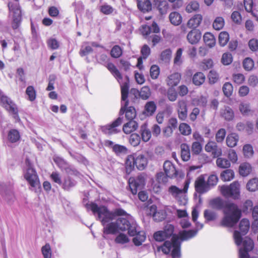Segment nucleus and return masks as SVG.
Instances as JSON below:
<instances>
[{"label": "nucleus", "mask_w": 258, "mask_h": 258, "mask_svg": "<svg viewBox=\"0 0 258 258\" xmlns=\"http://www.w3.org/2000/svg\"><path fill=\"white\" fill-rule=\"evenodd\" d=\"M10 15L12 16V27L16 29L20 25L22 20L21 9L19 2H9L8 4Z\"/></svg>", "instance_id": "423d86ee"}, {"label": "nucleus", "mask_w": 258, "mask_h": 258, "mask_svg": "<svg viewBox=\"0 0 258 258\" xmlns=\"http://www.w3.org/2000/svg\"><path fill=\"white\" fill-rule=\"evenodd\" d=\"M243 152L244 156L247 158H250L253 154L252 147L249 144L245 145L243 147Z\"/></svg>", "instance_id": "680f3d73"}, {"label": "nucleus", "mask_w": 258, "mask_h": 258, "mask_svg": "<svg viewBox=\"0 0 258 258\" xmlns=\"http://www.w3.org/2000/svg\"><path fill=\"white\" fill-rule=\"evenodd\" d=\"M138 7L143 12H149L152 9V5L149 0H137Z\"/></svg>", "instance_id": "c85d7f7f"}, {"label": "nucleus", "mask_w": 258, "mask_h": 258, "mask_svg": "<svg viewBox=\"0 0 258 258\" xmlns=\"http://www.w3.org/2000/svg\"><path fill=\"white\" fill-rule=\"evenodd\" d=\"M233 237L237 245L239 246L243 243V247L239 249V258H249L248 252L251 250L254 246L252 239L245 237L242 241V235L237 230L234 232Z\"/></svg>", "instance_id": "20e7f679"}, {"label": "nucleus", "mask_w": 258, "mask_h": 258, "mask_svg": "<svg viewBox=\"0 0 258 258\" xmlns=\"http://www.w3.org/2000/svg\"><path fill=\"white\" fill-rule=\"evenodd\" d=\"M129 187L132 193L136 195L138 190L142 189L145 185V177L140 175L135 178H130L128 180Z\"/></svg>", "instance_id": "9b49d317"}, {"label": "nucleus", "mask_w": 258, "mask_h": 258, "mask_svg": "<svg viewBox=\"0 0 258 258\" xmlns=\"http://www.w3.org/2000/svg\"><path fill=\"white\" fill-rule=\"evenodd\" d=\"M171 23L175 26L179 25L182 22V17L180 14L176 12H173L170 14L169 16Z\"/></svg>", "instance_id": "e433bc0d"}, {"label": "nucleus", "mask_w": 258, "mask_h": 258, "mask_svg": "<svg viewBox=\"0 0 258 258\" xmlns=\"http://www.w3.org/2000/svg\"><path fill=\"white\" fill-rule=\"evenodd\" d=\"M119 230L116 221L115 222H111L107 224L104 227V232L106 234H115Z\"/></svg>", "instance_id": "7c9ffc66"}, {"label": "nucleus", "mask_w": 258, "mask_h": 258, "mask_svg": "<svg viewBox=\"0 0 258 258\" xmlns=\"http://www.w3.org/2000/svg\"><path fill=\"white\" fill-rule=\"evenodd\" d=\"M1 102L3 106L11 114L13 115L14 118L16 120L20 119L18 108L10 98L6 96H2L1 97Z\"/></svg>", "instance_id": "9d476101"}, {"label": "nucleus", "mask_w": 258, "mask_h": 258, "mask_svg": "<svg viewBox=\"0 0 258 258\" xmlns=\"http://www.w3.org/2000/svg\"><path fill=\"white\" fill-rule=\"evenodd\" d=\"M251 166L248 163H242L239 166V174L243 176H246L248 175L251 172Z\"/></svg>", "instance_id": "79ce46f5"}, {"label": "nucleus", "mask_w": 258, "mask_h": 258, "mask_svg": "<svg viewBox=\"0 0 258 258\" xmlns=\"http://www.w3.org/2000/svg\"><path fill=\"white\" fill-rule=\"evenodd\" d=\"M156 110V105L154 101H148L145 105L143 114L146 116L152 115Z\"/></svg>", "instance_id": "bb28decb"}, {"label": "nucleus", "mask_w": 258, "mask_h": 258, "mask_svg": "<svg viewBox=\"0 0 258 258\" xmlns=\"http://www.w3.org/2000/svg\"><path fill=\"white\" fill-rule=\"evenodd\" d=\"M216 164L218 167L221 168H227L230 166V161L227 159L221 157L217 158Z\"/></svg>", "instance_id": "603ef678"}, {"label": "nucleus", "mask_w": 258, "mask_h": 258, "mask_svg": "<svg viewBox=\"0 0 258 258\" xmlns=\"http://www.w3.org/2000/svg\"><path fill=\"white\" fill-rule=\"evenodd\" d=\"M166 217V214L164 210H158L155 214L154 215V220L159 222L163 220Z\"/></svg>", "instance_id": "13d9d810"}, {"label": "nucleus", "mask_w": 258, "mask_h": 258, "mask_svg": "<svg viewBox=\"0 0 258 258\" xmlns=\"http://www.w3.org/2000/svg\"><path fill=\"white\" fill-rule=\"evenodd\" d=\"M163 168L165 173L168 177L172 178L176 175L177 171L174 165L170 161H165Z\"/></svg>", "instance_id": "4be33fe9"}, {"label": "nucleus", "mask_w": 258, "mask_h": 258, "mask_svg": "<svg viewBox=\"0 0 258 258\" xmlns=\"http://www.w3.org/2000/svg\"><path fill=\"white\" fill-rule=\"evenodd\" d=\"M190 180L186 179L184 182L183 188H180L175 185H171L168 189V194L176 200L181 201V198L187 192Z\"/></svg>", "instance_id": "1a4fd4ad"}, {"label": "nucleus", "mask_w": 258, "mask_h": 258, "mask_svg": "<svg viewBox=\"0 0 258 258\" xmlns=\"http://www.w3.org/2000/svg\"><path fill=\"white\" fill-rule=\"evenodd\" d=\"M206 151L212 153L214 157H218L222 155V149L218 148L217 144L213 141H209L205 146Z\"/></svg>", "instance_id": "a211bd4d"}, {"label": "nucleus", "mask_w": 258, "mask_h": 258, "mask_svg": "<svg viewBox=\"0 0 258 258\" xmlns=\"http://www.w3.org/2000/svg\"><path fill=\"white\" fill-rule=\"evenodd\" d=\"M225 24L224 18L222 17H218L215 18L213 23V27L215 30H220L222 29Z\"/></svg>", "instance_id": "09e8293b"}, {"label": "nucleus", "mask_w": 258, "mask_h": 258, "mask_svg": "<svg viewBox=\"0 0 258 258\" xmlns=\"http://www.w3.org/2000/svg\"><path fill=\"white\" fill-rule=\"evenodd\" d=\"M205 81V76L203 73L198 72L195 74L192 78L193 83L197 86H200L203 84Z\"/></svg>", "instance_id": "a19ab883"}, {"label": "nucleus", "mask_w": 258, "mask_h": 258, "mask_svg": "<svg viewBox=\"0 0 258 258\" xmlns=\"http://www.w3.org/2000/svg\"><path fill=\"white\" fill-rule=\"evenodd\" d=\"M218 181V178L216 175L212 174L210 175L206 181L209 189L215 186L217 184Z\"/></svg>", "instance_id": "bf43d9fd"}, {"label": "nucleus", "mask_w": 258, "mask_h": 258, "mask_svg": "<svg viewBox=\"0 0 258 258\" xmlns=\"http://www.w3.org/2000/svg\"><path fill=\"white\" fill-rule=\"evenodd\" d=\"M105 66L111 73L114 77L117 80L120 84L121 92H122V100H125L128 93L129 78L127 76L123 77L115 66L112 63L108 62Z\"/></svg>", "instance_id": "39448f33"}, {"label": "nucleus", "mask_w": 258, "mask_h": 258, "mask_svg": "<svg viewBox=\"0 0 258 258\" xmlns=\"http://www.w3.org/2000/svg\"><path fill=\"white\" fill-rule=\"evenodd\" d=\"M24 177L30 184L31 190L37 192L40 188V183L36 172L29 164L24 174Z\"/></svg>", "instance_id": "6e6552de"}, {"label": "nucleus", "mask_w": 258, "mask_h": 258, "mask_svg": "<svg viewBox=\"0 0 258 258\" xmlns=\"http://www.w3.org/2000/svg\"><path fill=\"white\" fill-rule=\"evenodd\" d=\"M197 233L194 230L180 231L178 235H173L170 241H165L159 250L161 249L165 254H170L172 258H180L181 242L193 237Z\"/></svg>", "instance_id": "f03ea898"}, {"label": "nucleus", "mask_w": 258, "mask_h": 258, "mask_svg": "<svg viewBox=\"0 0 258 258\" xmlns=\"http://www.w3.org/2000/svg\"><path fill=\"white\" fill-rule=\"evenodd\" d=\"M223 91L226 96H230L233 92V86L231 84L229 83H225L223 87Z\"/></svg>", "instance_id": "774afa93"}, {"label": "nucleus", "mask_w": 258, "mask_h": 258, "mask_svg": "<svg viewBox=\"0 0 258 258\" xmlns=\"http://www.w3.org/2000/svg\"><path fill=\"white\" fill-rule=\"evenodd\" d=\"M135 165V154L127 156L125 160V167L126 171L127 172H131L134 168Z\"/></svg>", "instance_id": "58836bf2"}, {"label": "nucleus", "mask_w": 258, "mask_h": 258, "mask_svg": "<svg viewBox=\"0 0 258 258\" xmlns=\"http://www.w3.org/2000/svg\"><path fill=\"white\" fill-rule=\"evenodd\" d=\"M213 203L223 209L224 216L220 222V225L227 227L235 226L241 216V210L237 205L231 202H225L219 198L213 200Z\"/></svg>", "instance_id": "7ed1b4c3"}, {"label": "nucleus", "mask_w": 258, "mask_h": 258, "mask_svg": "<svg viewBox=\"0 0 258 258\" xmlns=\"http://www.w3.org/2000/svg\"><path fill=\"white\" fill-rule=\"evenodd\" d=\"M140 133L142 139L144 142H147L151 139V133L150 130L147 128L146 124H144L141 126Z\"/></svg>", "instance_id": "473e14b6"}, {"label": "nucleus", "mask_w": 258, "mask_h": 258, "mask_svg": "<svg viewBox=\"0 0 258 258\" xmlns=\"http://www.w3.org/2000/svg\"><path fill=\"white\" fill-rule=\"evenodd\" d=\"M239 109L240 112L244 115H248L251 112L250 105L248 103H241Z\"/></svg>", "instance_id": "6e6d98bb"}, {"label": "nucleus", "mask_w": 258, "mask_h": 258, "mask_svg": "<svg viewBox=\"0 0 258 258\" xmlns=\"http://www.w3.org/2000/svg\"><path fill=\"white\" fill-rule=\"evenodd\" d=\"M97 47L95 42H85L82 43L79 51V54L81 56H87L93 52L94 47Z\"/></svg>", "instance_id": "f3484780"}, {"label": "nucleus", "mask_w": 258, "mask_h": 258, "mask_svg": "<svg viewBox=\"0 0 258 258\" xmlns=\"http://www.w3.org/2000/svg\"><path fill=\"white\" fill-rule=\"evenodd\" d=\"M202 37V33L199 30L193 29L190 31L186 36L188 42L191 44L198 43Z\"/></svg>", "instance_id": "6ab92c4d"}, {"label": "nucleus", "mask_w": 258, "mask_h": 258, "mask_svg": "<svg viewBox=\"0 0 258 258\" xmlns=\"http://www.w3.org/2000/svg\"><path fill=\"white\" fill-rule=\"evenodd\" d=\"M151 92L150 89L148 86L143 87L139 93L140 97L146 100L151 96Z\"/></svg>", "instance_id": "5fc2aeb1"}, {"label": "nucleus", "mask_w": 258, "mask_h": 258, "mask_svg": "<svg viewBox=\"0 0 258 258\" xmlns=\"http://www.w3.org/2000/svg\"><path fill=\"white\" fill-rule=\"evenodd\" d=\"M174 227L171 224L165 226L163 231H159L154 234V239L158 241H162L166 240L173 235Z\"/></svg>", "instance_id": "4468645a"}, {"label": "nucleus", "mask_w": 258, "mask_h": 258, "mask_svg": "<svg viewBox=\"0 0 258 258\" xmlns=\"http://www.w3.org/2000/svg\"><path fill=\"white\" fill-rule=\"evenodd\" d=\"M138 127V123L135 120H130L123 126V131L126 134H131Z\"/></svg>", "instance_id": "c756f323"}, {"label": "nucleus", "mask_w": 258, "mask_h": 258, "mask_svg": "<svg viewBox=\"0 0 258 258\" xmlns=\"http://www.w3.org/2000/svg\"><path fill=\"white\" fill-rule=\"evenodd\" d=\"M141 54L142 56L140 57L138 59V64L137 67L140 69H141L142 68V59H146L148 56L150 55L151 52V50L150 47L146 44H145L143 46L141 49Z\"/></svg>", "instance_id": "393cba45"}, {"label": "nucleus", "mask_w": 258, "mask_h": 258, "mask_svg": "<svg viewBox=\"0 0 258 258\" xmlns=\"http://www.w3.org/2000/svg\"><path fill=\"white\" fill-rule=\"evenodd\" d=\"M221 115L227 120H232L234 117V112L229 107H225L221 111Z\"/></svg>", "instance_id": "c03bdc74"}, {"label": "nucleus", "mask_w": 258, "mask_h": 258, "mask_svg": "<svg viewBox=\"0 0 258 258\" xmlns=\"http://www.w3.org/2000/svg\"><path fill=\"white\" fill-rule=\"evenodd\" d=\"M178 126L177 119L175 117L170 118L167 124L162 129V136L164 138H168L171 137Z\"/></svg>", "instance_id": "ddd939ff"}, {"label": "nucleus", "mask_w": 258, "mask_h": 258, "mask_svg": "<svg viewBox=\"0 0 258 258\" xmlns=\"http://www.w3.org/2000/svg\"><path fill=\"white\" fill-rule=\"evenodd\" d=\"M76 183L77 182L75 180L68 176L63 178V181L60 185L64 190H70L72 187L76 185Z\"/></svg>", "instance_id": "a878e982"}, {"label": "nucleus", "mask_w": 258, "mask_h": 258, "mask_svg": "<svg viewBox=\"0 0 258 258\" xmlns=\"http://www.w3.org/2000/svg\"><path fill=\"white\" fill-rule=\"evenodd\" d=\"M203 16L201 14H196L194 15L187 23V26L189 28L196 29L202 23Z\"/></svg>", "instance_id": "5701e85b"}, {"label": "nucleus", "mask_w": 258, "mask_h": 258, "mask_svg": "<svg viewBox=\"0 0 258 258\" xmlns=\"http://www.w3.org/2000/svg\"><path fill=\"white\" fill-rule=\"evenodd\" d=\"M135 164L137 168L140 170L144 169L148 164L147 157L142 154H135Z\"/></svg>", "instance_id": "aec40b11"}, {"label": "nucleus", "mask_w": 258, "mask_h": 258, "mask_svg": "<svg viewBox=\"0 0 258 258\" xmlns=\"http://www.w3.org/2000/svg\"><path fill=\"white\" fill-rule=\"evenodd\" d=\"M229 36L227 32H221L219 35V43L221 46L226 45L229 41Z\"/></svg>", "instance_id": "3c124183"}, {"label": "nucleus", "mask_w": 258, "mask_h": 258, "mask_svg": "<svg viewBox=\"0 0 258 258\" xmlns=\"http://www.w3.org/2000/svg\"><path fill=\"white\" fill-rule=\"evenodd\" d=\"M172 51L170 49L163 50L160 54V59L164 62H168L171 57Z\"/></svg>", "instance_id": "864d4df0"}, {"label": "nucleus", "mask_w": 258, "mask_h": 258, "mask_svg": "<svg viewBox=\"0 0 258 258\" xmlns=\"http://www.w3.org/2000/svg\"><path fill=\"white\" fill-rule=\"evenodd\" d=\"M199 9V3L197 1H192L186 5L185 11L188 13H191L198 11Z\"/></svg>", "instance_id": "a18cd8bd"}, {"label": "nucleus", "mask_w": 258, "mask_h": 258, "mask_svg": "<svg viewBox=\"0 0 258 258\" xmlns=\"http://www.w3.org/2000/svg\"><path fill=\"white\" fill-rule=\"evenodd\" d=\"M181 157L184 161H187L190 157V150L189 146L185 144L181 145Z\"/></svg>", "instance_id": "f704fd0d"}, {"label": "nucleus", "mask_w": 258, "mask_h": 258, "mask_svg": "<svg viewBox=\"0 0 258 258\" xmlns=\"http://www.w3.org/2000/svg\"><path fill=\"white\" fill-rule=\"evenodd\" d=\"M122 122V118L119 117L111 124L100 126V130L106 135L116 134L118 132L117 127L121 124Z\"/></svg>", "instance_id": "2eb2a0df"}, {"label": "nucleus", "mask_w": 258, "mask_h": 258, "mask_svg": "<svg viewBox=\"0 0 258 258\" xmlns=\"http://www.w3.org/2000/svg\"><path fill=\"white\" fill-rule=\"evenodd\" d=\"M195 188L200 194H204L210 190L203 175L199 176L195 180Z\"/></svg>", "instance_id": "dca6fc26"}, {"label": "nucleus", "mask_w": 258, "mask_h": 258, "mask_svg": "<svg viewBox=\"0 0 258 258\" xmlns=\"http://www.w3.org/2000/svg\"><path fill=\"white\" fill-rule=\"evenodd\" d=\"M26 93L28 95L30 101H33L35 99L36 91L33 86H28L26 89Z\"/></svg>", "instance_id": "e2e57ef3"}, {"label": "nucleus", "mask_w": 258, "mask_h": 258, "mask_svg": "<svg viewBox=\"0 0 258 258\" xmlns=\"http://www.w3.org/2000/svg\"><path fill=\"white\" fill-rule=\"evenodd\" d=\"M205 43L210 47H212L216 44V39L214 36L210 32H206L203 36Z\"/></svg>", "instance_id": "c9c22d12"}, {"label": "nucleus", "mask_w": 258, "mask_h": 258, "mask_svg": "<svg viewBox=\"0 0 258 258\" xmlns=\"http://www.w3.org/2000/svg\"><path fill=\"white\" fill-rule=\"evenodd\" d=\"M54 162L61 170H64L68 173H70L71 169L67 163L61 158L58 156H54L53 158Z\"/></svg>", "instance_id": "cd10ccee"}, {"label": "nucleus", "mask_w": 258, "mask_h": 258, "mask_svg": "<svg viewBox=\"0 0 258 258\" xmlns=\"http://www.w3.org/2000/svg\"><path fill=\"white\" fill-rule=\"evenodd\" d=\"M20 139V134L16 129L10 130L8 134V139L11 143H16Z\"/></svg>", "instance_id": "4c0bfd02"}, {"label": "nucleus", "mask_w": 258, "mask_h": 258, "mask_svg": "<svg viewBox=\"0 0 258 258\" xmlns=\"http://www.w3.org/2000/svg\"><path fill=\"white\" fill-rule=\"evenodd\" d=\"M177 112L179 118L184 120L187 115V109L185 101L180 100L178 102Z\"/></svg>", "instance_id": "412c9836"}, {"label": "nucleus", "mask_w": 258, "mask_h": 258, "mask_svg": "<svg viewBox=\"0 0 258 258\" xmlns=\"http://www.w3.org/2000/svg\"><path fill=\"white\" fill-rule=\"evenodd\" d=\"M157 8L160 13L162 15H164L167 13L169 9V5L166 1H161L157 5Z\"/></svg>", "instance_id": "8fccbe9b"}, {"label": "nucleus", "mask_w": 258, "mask_h": 258, "mask_svg": "<svg viewBox=\"0 0 258 258\" xmlns=\"http://www.w3.org/2000/svg\"><path fill=\"white\" fill-rule=\"evenodd\" d=\"M179 131L183 136H188L191 133L190 126L186 123H181L179 125Z\"/></svg>", "instance_id": "de8ad7c7"}, {"label": "nucleus", "mask_w": 258, "mask_h": 258, "mask_svg": "<svg viewBox=\"0 0 258 258\" xmlns=\"http://www.w3.org/2000/svg\"><path fill=\"white\" fill-rule=\"evenodd\" d=\"M41 251L44 258H51V249L49 244H46L42 246Z\"/></svg>", "instance_id": "338daca9"}, {"label": "nucleus", "mask_w": 258, "mask_h": 258, "mask_svg": "<svg viewBox=\"0 0 258 258\" xmlns=\"http://www.w3.org/2000/svg\"><path fill=\"white\" fill-rule=\"evenodd\" d=\"M243 66L245 70L250 71L254 67V62L251 58L249 57L246 58L243 61Z\"/></svg>", "instance_id": "69168bd1"}, {"label": "nucleus", "mask_w": 258, "mask_h": 258, "mask_svg": "<svg viewBox=\"0 0 258 258\" xmlns=\"http://www.w3.org/2000/svg\"><path fill=\"white\" fill-rule=\"evenodd\" d=\"M247 189L254 191L258 189V178H254L249 180L246 184Z\"/></svg>", "instance_id": "49530a36"}, {"label": "nucleus", "mask_w": 258, "mask_h": 258, "mask_svg": "<svg viewBox=\"0 0 258 258\" xmlns=\"http://www.w3.org/2000/svg\"><path fill=\"white\" fill-rule=\"evenodd\" d=\"M249 226L250 223L247 219H243L240 221L239 227L242 235H244L247 233L249 229Z\"/></svg>", "instance_id": "37998d69"}, {"label": "nucleus", "mask_w": 258, "mask_h": 258, "mask_svg": "<svg viewBox=\"0 0 258 258\" xmlns=\"http://www.w3.org/2000/svg\"><path fill=\"white\" fill-rule=\"evenodd\" d=\"M140 141L141 138L139 135L137 134H132L129 139L130 143L134 147H136L139 145Z\"/></svg>", "instance_id": "052dcab7"}, {"label": "nucleus", "mask_w": 258, "mask_h": 258, "mask_svg": "<svg viewBox=\"0 0 258 258\" xmlns=\"http://www.w3.org/2000/svg\"><path fill=\"white\" fill-rule=\"evenodd\" d=\"M115 216H125V218H119L116 220L119 230H127L128 234L131 236L136 234L137 224L133 217L127 214L125 211L121 209H116L113 213H111L104 207H98V218H102V222L104 225L106 222L113 219Z\"/></svg>", "instance_id": "f257e3e1"}, {"label": "nucleus", "mask_w": 258, "mask_h": 258, "mask_svg": "<svg viewBox=\"0 0 258 258\" xmlns=\"http://www.w3.org/2000/svg\"><path fill=\"white\" fill-rule=\"evenodd\" d=\"M128 97V96H127ZM127 97L125 99V100H122L121 98V107L120 110L119 114L120 115L123 114L124 112L125 114V117L127 119L130 120H133V119L136 116V111L134 107L130 106L127 107L128 101L127 100Z\"/></svg>", "instance_id": "f8f14e48"}, {"label": "nucleus", "mask_w": 258, "mask_h": 258, "mask_svg": "<svg viewBox=\"0 0 258 258\" xmlns=\"http://www.w3.org/2000/svg\"><path fill=\"white\" fill-rule=\"evenodd\" d=\"M239 140V136L235 133H232L228 135L226 138V144L229 147L233 148L236 146Z\"/></svg>", "instance_id": "2f4dec72"}, {"label": "nucleus", "mask_w": 258, "mask_h": 258, "mask_svg": "<svg viewBox=\"0 0 258 258\" xmlns=\"http://www.w3.org/2000/svg\"><path fill=\"white\" fill-rule=\"evenodd\" d=\"M220 177L224 181H230L234 177V172L231 169L225 170L221 172Z\"/></svg>", "instance_id": "ea45409f"}, {"label": "nucleus", "mask_w": 258, "mask_h": 258, "mask_svg": "<svg viewBox=\"0 0 258 258\" xmlns=\"http://www.w3.org/2000/svg\"><path fill=\"white\" fill-rule=\"evenodd\" d=\"M180 79V74L178 73H175L169 75L167 78L166 81L169 86L173 87L178 84Z\"/></svg>", "instance_id": "b1692460"}, {"label": "nucleus", "mask_w": 258, "mask_h": 258, "mask_svg": "<svg viewBox=\"0 0 258 258\" xmlns=\"http://www.w3.org/2000/svg\"><path fill=\"white\" fill-rule=\"evenodd\" d=\"M48 47L53 50L57 49L59 47V42L55 38H50L47 41Z\"/></svg>", "instance_id": "0e129e2a"}, {"label": "nucleus", "mask_w": 258, "mask_h": 258, "mask_svg": "<svg viewBox=\"0 0 258 258\" xmlns=\"http://www.w3.org/2000/svg\"><path fill=\"white\" fill-rule=\"evenodd\" d=\"M134 236L135 237L133 238V241L134 243L137 246L141 245L144 242L146 237L144 232L138 231L137 229V233Z\"/></svg>", "instance_id": "72a5a7b5"}, {"label": "nucleus", "mask_w": 258, "mask_h": 258, "mask_svg": "<svg viewBox=\"0 0 258 258\" xmlns=\"http://www.w3.org/2000/svg\"><path fill=\"white\" fill-rule=\"evenodd\" d=\"M240 184L238 181H235L229 185L219 186V188L221 194L226 198H231L237 200L240 197Z\"/></svg>", "instance_id": "0eeeda50"}, {"label": "nucleus", "mask_w": 258, "mask_h": 258, "mask_svg": "<svg viewBox=\"0 0 258 258\" xmlns=\"http://www.w3.org/2000/svg\"><path fill=\"white\" fill-rule=\"evenodd\" d=\"M192 220L196 223V227L198 230L201 229L203 227V224L197 222V218L199 216V212L196 208H194L191 213Z\"/></svg>", "instance_id": "4d7b16f0"}]
</instances>
